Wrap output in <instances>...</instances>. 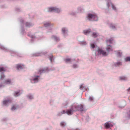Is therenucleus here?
<instances>
[{"label":"nucleus","instance_id":"nucleus-25","mask_svg":"<svg viewBox=\"0 0 130 130\" xmlns=\"http://www.w3.org/2000/svg\"><path fill=\"white\" fill-rule=\"evenodd\" d=\"M120 80H124L126 79V78L125 77H121L120 78Z\"/></svg>","mask_w":130,"mask_h":130},{"label":"nucleus","instance_id":"nucleus-4","mask_svg":"<svg viewBox=\"0 0 130 130\" xmlns=\"http://www.w3.org/2000/svg\"><path fill=\"white\" fill-rule=\"evenodd\" d=\"M72 105L71 107V108L70 109L67 110L66 111V113L69 115H72L73 111H75V110H74V107Z\"/></svg>","mask_w":130,"mask_h":130},{"label":"nucleus","instance_id":"nucleus-31","mask_svg":"<svg viewBox=\"0 0 130 130\" xmlns=\"http://www.w3.org/2000/svg\"><path fill=\"white\" fill-rule=\"evenodd\" d=\"M53 58V56L52 55H51L50 57V61H51L52 62V58Z\"/></svg>","mask_w":130,"mask_h":130},{"label":"nucleus","instance_id":"nucleus-19","mask_svg":"<svg viewBox=\"0 0 130 130\" xmlns=\"http://www.w3.org/2000/svg\"><path fill=\"white\" fill-rule=\"evenodd\" d=\"M26 26L29 27L31 26V25L30 24V23H26Z\"/></svg>","mask_w":130,"mask_h":130},{"label":"nucleus","instance_id":"nucleus-5","mask_svg":"<svg viewBox=\"0 0 130 130\" xmlns=\"http://www.w3.org/2000/svg\"><path fill=\"white\" fill-rule=\"evenodd\" d=\"M48 11L49 12L55 11L56 12H58L60 11V10L58 9L55 7H52L48 8Z\"/></svg>","mask_w":130,"mask_h":130},{"label":"nucleus","instance_id":"nucleus-29","mask_svg":"<svg viewBox=\"0 0 130 130\" xmlns=\"http://www.w3.org/2000/svg\"><path fill=\"white\" fill-rule=\"evenodd\" d=\"M90 45H91V47L92 48H94L95 47V45H94V44H91Z\"/></svg>","mask_w":130,"mask_h":130},{"label":"nucleus","instance_id":"nucleus-10","mask_svg":"<svg viewBox=\"0 0 130 130\" xmlns=\"http://www.w3.org/2000/svg\"><path fill=\"white\" fill-rule=\"evenodd\" d=\"M47 68H45L42 70H39V71L38 73H42L46 71H47Z\"/></svg>","mask_w":130,"mask_h":130},{"label":"nucleus","instance_id":"nucleus-14","mask_svg":"<svg viewBox=\"0 0 130 130\" xmlns=\"http://www.w3.org/2000/svg\"><path fill=\"white\" fill-rule=\"evenodd\" d=\"M20 91H19L15 92L14 94V96H17L20 95V94H19Z\"/></svg>","mask_w":130,"mask_h":130},{"label":"nucleus","instance_id":"nucleus-34","mask_svg":"<svg viewBox=\"0 0 130 130\" xmlns=\"http://www.w3.org/2000/svg\"><path fill=\"white\" fill-rule=\"evenodd\" d=\"M112 8L114 9V10H115L116 9V8L113 5H112Z\"/></svg>","mask_w":130,"mask_h":130},{"label":"nucleus","instance_id":"nucleus-37","mask_svg":"<svg viewBox=\"0 0 130 130\" xmlns=\"http://www.w3.org/2000/svg\"><path fill=\"white\" fill-rule=\"evenodd\" d=\"M127 90L128 92H130V87L128 89H127Z\"/></svg>","mask_w":130,"mask_h":130},{"label":"nucleus","instance_id":"nucleus-17","mask_svg":"<svg viewBox=\"0 0 130 130\" xmlns=\"http://www.w3.org/2000/svg\"><path fill=\"white\" fill-rule=\"evenodd\" d=\"M121 63L120 62H118L115 64V65L116 66H119L120 65H121Z\"/></svg>","mask_w":130,"mask_h":130},{"label":"nucleus","instance_id":"nucleus-16","mask_svg":"<svg viewBox=\"0 0 130 130\" xmlns=\"http://www.w3.org/2000/svg\"><path fill=\"white\" fill-rule=\"evenodd\" d=\"M125 60L126 61L130 62V57H127L125 59Z\"/></svg>","mask_w":130,"mask_h":130},{"label":"nucleus","instance_id":"nucleus-9","mask_svg":"<svg viewBox=\"0 0 130 130\" xmlns=\"http://www.w3.org/2000/svg\"><path fill=\"white\" fill-rule=\"evenodd\" d=\"M111 124L109 122H106L105 124V127L106 128H110L111 126Z\"/></svg>","mask_w":130,"mask_h":130},{"label":"nucleus","instance_id":"nucleus-3","mask_svg":"<svg viewBox=\"0 0 130 130\" xmlns=\"http://www.w3.org/2000/svg\"><path fill=\"white\" fill-rule=\"evenodd\" d=\"M98 51L99 54L102 55L103 56H106L108 54V53L105 51L100 48L98 49Z\"/></svg>","mask_w":130,"mask_h":130},{"label":"nucleus","instance_id":"nucleus-11","mask_svg":"<svg viewBox=\"0 0 130 130\" xmlns=\"http://www.w3.org/2000/svg\"><path fill=\"white\" fill-rule=\"evenodd\" d=\"M11 101L10 100H5L4 101L3 103V104L5 105H6L8 103L11 102Z\"/></svg>","mask_w":130,"mask_h":130},{"label":"nucleus","instance_id":"nucleus-24","mask_svg":"<svg viewBox=\"0 0 130 130\" xmlns=\"http://www.w3.org/2000/svg\"><path fill=\"white\" fill-rule=\"evenodd\" d=\"M16 108L15 107V106L14 105H13L12 106L11 109L12 110H14Z\"/></svg>","mask_w":130,"mask_h":130},{"label":"nucleus","instance_id":"nucleus-7","mask_svg":"<svg viewBox=\"0 0 130 130\" xmlns=\"http://www.w3.org/2000/svg\"><path fill=\"white\" fill-rule=\"evenodd\" d=\"M24 67V66L21 64H18L17 65V69H22Z\"/></svg>","mask_w":130,"mask_h":130},{"label":"nucleus","instance_id":"nucleus-21","mask_svg":"<svg viewBox=\"0 0 130 130\" xmlns=\"http://www.w3.org/2000/svg\"><path fill=\"white\" fill-rule=\"evenodd\" d=\"M92 35L93 37H95L98 36V35L96 33L94 32L93 33Z\"/></svg>","mask_w":130,"mask_h":130},{"label":"nucleus","instance_id":"nucleus-35","mask_svg":"<svg viewBox=\"0 0 130 130\" xmlns=\"http://www.w3.org/2000/svg\"><path fill=\"white\" fill-rule=\"evenodd\" d=\"M66 113V111H65L64 110H63L62 111V113L64 114V113Z\"/></svg>","mask_w":130,"mask_h":130},{"label":"nucleus","instance_id":"nucleus-18","mask_svg":"<svg viewBox=\"0 0 130 130\" xmlns=\"http://www.w3.org/2000/svg\"><path fill=\"white\" fill-rule=\"evenodd\" d=\"M112 39H109L107 40L106 41L107 43H112Z\"/></svg>","mask_w":130,"mask_h":130},{"label":"nucleus","instance_id":"nucleus-20","mask_svg":"<svg viewBox=\"0 0 130 130\" xmlns=\"http://www.w3.org/2000/svg\"><path fill=\"white\" fill-rule=\"evenodd\" d=\"M53 37L54 39L56 41H58L59 40V38L56 37V36H53Z\"/></svg>","mask_w":130,"mask_h":130},{"label":"nucleus","instance_id":"nucleus-26","mask_svg":"<svg viewBox=\"0 0 130 130\" xmlns=\"http://www.w3.org/2000/svg\"><path fill=\"white\" fill-rule=\"evenodd\" d=\"M50 23H46L44 24V26L46 27H47L50 25Z\"/></svg>","mask_w":130,"mask_h":130},{"label":"nucleus","instance_id":"nucleus-38","mask_svg":"<svg viewBox=\"0 0 130 130\" xmlns=\"http://www.w3.org/2000/svg\"><path fill=\"white\" fill-rule=\"evenodd\" d=\"M29 98L30 99H32L33 98V97L32 96H29Z\"/></svg>","mask_w":130,"mask_h":130},{"label":"nucleus","instance_id":"nucleus-23","mask_svg":"<svg viewBox=\"0 0 130 130\" xmlns=\"http://www.w3.org/2000/svg\"><path fill=\"white\" fill-rule=\"evenodd\" d=\"M5 68L3 67H0V72L5 71Z\"/></svg>","mask_w":130,"mask_h":130},{"label":"nucleus","instance_id":"nucleus-13","mask_svg":"<svg viewBox=\"0 0 130 130\" xmlns=\"http://www.w3.org/2000/svg\"><path fill=\"white\" fill-rule=\"evenodd\" d=\"M91 32L90 29H89L87 30H84L83 31L84 34L85 35H87L89 33Z\"/></svg>","mask_w":130,"mask_h":130},{"label":"nucleus","instance_id":"nucleus-12","mask_svg":"<svg viewBox=\"0 0 130 130\" xmlns=\"http://www.w3.org/2000/svg\"><path fill=\"white\" fill-rule=\"evenodd\" d=\"M11 82V81L10 79H8L6 80L5 83V84H10Z\"/></svg>","mask_w":130,"mask_h":130},{"label":"nucleus","instance_id":"nucleus-2","mask_svg":"<svg viewBox=\"0 0 130 130\" xmlns=\"http://www.w3.org/2000/svg\"><path fill=\"white\" fill-rule=\"evenodd\" d=\"M74 107V110L75 111L78 110L80 111H83V105L82 104H80L77 106L75 105H73Z\"/></svg>","mask_w":130,"mask_h":130},{"label":"nucleus","instance_id":"nucleus-40","mask_svg":"<svg viewBox=\"0 0 130 130\" xmlns=\"http://www.w3.org/2000/svg\"><path fill=\"white\" fill-rule=\"evenodd\" d=\"M31 37V38H32L33 37H32V36H30Z\"/></svg>","mask_w":130,"mask_h":130},{"label":"nucleus","instance_id":"nucleus-6","mask_svg":"<svg viewBox=\"0 0 130 130\" xmlns=\"http://www.w3.org/2000/svg\"><path fill=\"white\" fill-rule=\"evenodd\" d=\"M106 50L107 51V53L108 54L109 52L112 51V49L110 45H108L106 47Z\"/></svg>","mask_w":130,"mask_h":130},{"label":"nucleus","instance_id":"nucleus-33","mask_svg":"<svg viewBox=\"0 0 130 130\" xmlns=\"http://www.w3.org/2000/svg\"><path fill=\"white\" fill-rule=\"evenodd\" d=\"M77 66L76 64H74L73 65V67L74 68H75L77 67Z\"/></svg>","mask_w":130,"mask_h":130},{"label":"nucleus","instance_id":"nucleus-32","mask_svg":"<svg viewBox=\"0 0 130 130\" xmlns=\"http://www.w3.org/2000/svg\"><path fill=\"white\" fill-rule=\"evenodd\" d=\"M110 27H111L112 29H113L115 28V27L114 26H113L112 24H111L110 25Z\"/></svg>","mask_w":130,"mask_h":130},{"label":"nucleus","instance_id":"nucleus-15","mask_svg":"<svg viewBox=\"0 0 130 130\" xmlns=\"http://www.w3.org/2000/svg\"><path fill=\"white\" fill-rule=\"evenodd\" d=\"M65 61L66 63H68L71 62V59L70 58H68L65 60Z\"/></svg>","mask_w":130,"mask_h":130},{"label":"nucleus","instance_id":"nucleus-28","mask_svg":"<svg viewBox=\"0 0 130 130\" xmlns=\"http://www.w3.org/2000/svg\"><path fill=\"white\" fill-rule=\"evenodd\" d=\"M122 54V53H121L120 52H119L117 53V55L118 56L120 57L121 56V55Z\"/></svg>","mask_w":130,"mask_h":130},{"label":"nucleus","instance_id":"nucleus-22","mask_svg":"<svg viewBox=\"0 0 130 130\" xmlns=\"http://www.w3.org/2000/svg\"><path fill=\"white\" fill-rule=\"evenodd\" d=\"M60 125L62 127L66 125L65 123L63 122H61L60 123Z\"/></svg>","mask_w":130,"mask_h":130},{"label":"nucleus","instance_id":"nucleus-39","mask_svg":"<svg viewBox=\"0 0 130 130\" xmlns=\"http://www.w3.org/2000/svg\"><path fill=\"white\" fill-rule=\"evenodd\" d=\"M76 130H79V129H76Z\"/></svg>","mask_w":130,"mask_h":130},{"label":"nucleus","instance_id":"nucleus-30","mask_svg":"<svg viewBox=\"0 0 130 130\" xmlns=\"http://www.w3.org/2000/svg\"><path fill=\"white\" fill-rule=\"evenodd\" d=\"M62 31L63 33H64L65 32V28H63L62 29Z\"/></svg>","mask_w":130,"mask_h":130},{"label":"nucleus","instance_id":"nucleus-1","mask_svg":"<svg viewBox=\"0 0 130 130\" xmlns=\"http://www.w3.org/2000/svg\"><path fill=\"white\" fill-rule=\"evenodd\" d=\"M87 18L90 21H97L98 20V18L95 14H89L88 15Z\"/></svg>","mask_w":130,"mask_h":130},{"label":"nucleus","instance_id":"nucleus-27","mask_svg":"<svg viewBox=\"0 0 130 130\" xmlns=\"http://www.w3.org/2000/svg\"><path fill=\"white\" fill-rule=\"evenodd\" d=\"M5 77V76L3 73H2L1 75V79H3Z\"/></svg>","mask_w":130,"mask_h":130},{"label":"nucleus","instance_id":"nucleus-8","mask_svg":"<svg viewBox=\"0 0 130 130\" xmlns=\"http://www.w3.org/2000/svg\"><path fill=\"white\" fill-rule=\"evenodd\" d=\"M39 77L38 76H37L33 79L31 80V82L32 83H34L32 82H34V83L37 82L38 80V77Z\"/></svg>","mask_w":130,"mask_h":130},{"label":"nucleus","instance_id":"nucleus-36","mask_svg":"<svg viewBox=\"0 0 130 130\" xmlns=\"http://www.w3.org/2000/svg\"><path fill=\"white\" fill-rule=\"evenodd\" d=\"M80 89H83V85H81L80 86Z\"/></svg>","mask_w":130,"mask_h":130}]
</instances>
